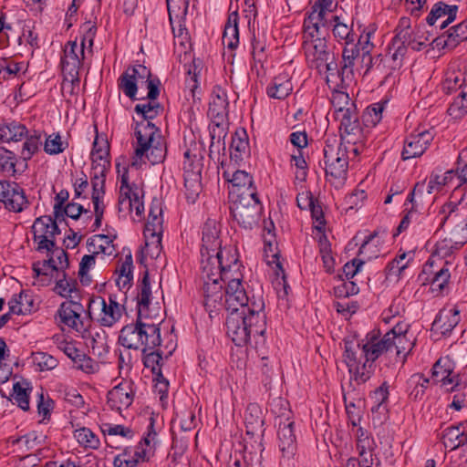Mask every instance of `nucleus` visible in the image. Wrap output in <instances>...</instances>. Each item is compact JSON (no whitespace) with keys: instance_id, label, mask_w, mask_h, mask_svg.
I'll use <instances>...</instances> for the list:
<instances>
[{"instance_id":"nucleus-1","label":"nucleus","mask_w":467,"mask_h":467,"mask_svg":"<svg viewBox=\"0 0 467 467\" xmlns=\"http://www.w3.org/2000/svg\"><path fill=\"white\" fill-rule=\"evenodd\" d=\"M219 229L215 220L208 219L203 224L202 230V247H201V265H202V278L204 281V290H210V282L213 285H217L220 279L225 285V305L226 310L233 315L234 308L231 309V300L234 296V288L232 282H234L232 274V264L229 256L224 260L223 251H217L221 247V241L219 239ZM229 255V252H226Z\"/></svg>"},{"instance_id":"nucleus-2","label":"nucleus","mask_w":467,"mask_h":467,"mask_svg":"<svg viewBox=\"0 0 467 467\" xmlns=\"http://www.w3.org/2000/svg\"><path fill=\"white\" fill-rule=\"evenodd\" d=\"M319 25L303 24V42L306 63L310 68L317 70L320 75H325L327 83L330 81V76L334 77L337 71L336 56L327 45V40L320 31Z\"/></svg>"},{"instance_id":"nucleus-3","label":"nucleus","mask_w":467,"mask_h":467,"mask_svg":"<svg viewBox=\"0 0 467 467\" xmlns=\"http://www.w3.org/2000/svg\"><path fill=\"white\" fill-rule=\"evenodd\" d=\"M137 145L132 166H140L147 159L151 164H158L166 157V143L159 128L152 122H138L135 128Z\"/></svg>"},{"instance_id":"nucleus-4","label":"nucleus","mask_w":467,"mask_h":467,"mask_svg":"<svg viewBox=\"0 0 467 467\" xmlns=\"http://www.w3.org/2000/svg\"><path fill=\"white\" fill-rule=\"evenodd\" d=\"M137 317L135 323L124 326L119 336V343L127 349L142 350L145 353L159 347L161 342L160 324Z\"/></svg>"},{"instance_id":"nucleus-5","label":"nucleus","mask_w":467,"mask_h":467,"mask_svg":"<svg viewBox=\"0 0 467 467\" xmlns=\"http://www.w3.org/2000/svg\"><path fill=\"white\" fill-rule=\"evenodd\" d=\"M235 303L240 305V307H235V322L242 321V326L235 327V346H244L250 340L253 327L260 321L263 303L251 301L241 279L235 278Z\"/></svg>"},{"instance_id":"nucleus-6","label":"nucleus","mask_w":467,"mask_h":467,"mask_svg":"<svg viewBox=\"0 0 467 467\" xmlns=\"http://www.w3.org/2000/svg\"><path fill=\"white\" fill-rule=\"evenodd\" d=\"M325 171L327 180L335 187H341L348 177L349 150L345 142L337 143L327 140L324 149Z\"/></svg>"},{"instance_id":"nucleus-7","label":"nucleus","mask_w":467,"mask_h":467,"mask_svg":"<svg viewBox=\"0 0 467 467\" xmlns=\"http://www.w3.org/2000/svg\"><path fill=\"white\" fill-rule=\"evenodd\" d=\"M344 361L348 368L350 374V381L348 383V389L350 392L355 391L357 386L362 385L367 382L372 376L371 361H367L364 356L358 355V345L353 338L344 339Z\"/></svg>"},{"instance_id":"nucleus-8","label":"nucleus","mask_w":467,"mask_h":467,"mask_svg":"<svg viewBox=\"0 0 467 467\" xmlns=\"http://www.w3.org/2000/svg\"><path fill=\"white\" fill-rule=\"evenodd\" d=\"M337 119L340 121V141L347 144L362 142L363 129L359 122L356 105L350 103L348 109L337 110Z\"/></svg>"},{"instance_id":"nucleus-9","label":"nucleus","mask_w":467,"mask_h":467,"mask_svg":"<svg viewBox=\"0 0 467 467\" xmlns=\"http://www.w3.org/2000/svg\"><path fill=\"white\" fill-rule=\"evenodd\" d=\"M58 221L51 216H40L32 225L33 240L37 244L36 250L39 253L49 251L55 247V238L61 231L57 226Z\"/></svg>"},{"instance_id":"nucleus-10","label":"nucleus","mask_w":467,"mask_h":467,"mask_svg":"<svg viewBox=\"0 0 467 467\" xmlns=\"http://www.w3.org/2000/svg\"><path fill=\"white\" fill-rule=\"evenodd\" d=\"M96 306L99 307V313L96 317L98 323L102 327H111L118 323L124 310L119 303L117 302L116 296L110 295L106 300L103 297L98 296L96 298H88V315L89 317L92 316V308Z\"/></svg>"},{"instance_id":"nucleus-11","label":"nucleus","mask_w":467,"mask_h":467,"mask_svg":"<svg viewBox=\"0 0 467 467\" xmlns=\"http://www.w3.org/2000/svg\"><path fill=\"white\" fill-rule=\"evenodd\" d=\"M85 312L83 305L75 300L63 302L57 312L59 323L63 324L78 333L87 331L89 322L82 317Z\"/></svg>"},{"instance_id":"nucleus-12","label":"nucleus","mask_w":467,"mask_h":467,"mask_svg":"<svg viewBox=\"0 0 467 467\" xmlns=\"http://www.w3.org/2000/svg\"><path fill=\"white\" fill-rule=\"evenodd\" d=\"M61 67L64 75L68 76L72 82L79 80V69L85 58V48L77 41H68L63 49Z\"/></svg>"},{"instance_id":"nucleus-13","label":"nucleus","mask_w":467,"mask_h":467,"mask_svg":"<svg viewBox=\"0 0 467 467\" xmlns=\"http://www.w3.org/2000/svg\"><path fill=\"white\" fill-rule=\"evenodd\" d=\"M379 330H374L366 337V342L356 341L358 345V355L364 356L367 361L373 363L384 353L392 352L389 331L380 338Z\"/></svg>"},{"instance_id":"nucleus-14","label":"nucleus","mask_w":467,"mask_h":467,"mask_svg":"<svg viewBox=\"0 0 467 467\" xmlns=\"http://www.w3.org/2000/svg\"><path fill=\"white\" fill-rule=\"evenodd\" d=\"M433 139L434 133L431 130L410 133L404 140L401 151L402 160L406 161L421 156L429 148Z\"/></svg>"},{"instance_id":"nucleus-15","label":"nucleus","mask_w":467,"mask_h":467,"mask_svg":"<svg viewBox=\"0 0 467 467\" xmlns=\"http://www.w3.org/2000/svg\"><path fill=\"white\" fill-rule=\"evenodd\" d=\"M161 228V218L155 214L151 209L144 230V235L147 240L142 250L143 255L150 256L152 259H157L161 255V242L160 233H158Z\"/></svg>"},{"instance_id":"nucleus-16","label":"nucleus","mask_w":467,"mask_h":467,"mask_svg":"<svg viewBox=\"0 0 467 467\" xmlns=\"http://www.w3.org/2000/svg\"><path fill=\"white\" fill-rule=\"evenodd\" d=\"M223 152L220 161L219 173L222 174L224 182L227 183L228 189V200L226 204L228 205L230 216H234V203L231 200L232 190L234 187V134L231 133L228 137V148L223 147Z\"/></svg>"},{"instance_id":"nucleus-17","label":"nucleus","mask_w":467,"mask_h":467,"mask_svg":"<svg viewBox=\"0 0 467 467\" xmlns=\"http://www.w3.org/2000/svg\"><path fill=\"white\" fill-rule=\"evenodd\" d=\"M105 150L94 152L95 157L91 176V199L103 198L105 194L106 172L109 167V161L105 160Z\"/></svg>"},{"instance_id":"nucleus-18","label":"nucleus","mask_w":467,"mask_h":467,"mask_svg":"<svg viewBox=\"0 0 467 467\" xmlns=\"http://www.w3.org/2000/svg\"><path fill=\"white\" fill-rule=\"evenodd\" d=\"M134 395L133 382L122 379L108 392L107 402L112 410L120 411L132 404Z\"/></svg>"},{"instance_id":"nucleus-19","label":"nucleus","mask_w":467,"mask_h":467,"mask_svg":"<svg viewBox=\"0 0 467 467\" xmlns=\"http://www.w3.org/2000/svg\"><path fill=\"white\" fill-rule=\"evenodd\" d=\"M410 325L404 322H398L392 329L389 331L390 347L396 356L403 355V360L410 353L414 347V341L408 337Z\"/></svg>"},{"instance_id":"nucleus-20","label":"nucleus","mask_w":467,"mask_h":467,"mask_svg":"<svg viewBox=\"0 0 467 467\" xmlns=\"http://www.w3.org/2000/svg\"><path fill=\"white\" fill-rule=\"evenodd\" d=\"M228 105L225 92L221 88H215L209 103L208 115L217 127L223 126L224 122L229 127Z\"/></svg>"},{"instance_id":"nucleus-21","label":"nucleus","mask_w":467,"mask_h":467,"mask_svg":"<svg viewBox=\"0 0 467 467\" xmlns=\"http://www.w3.org/2000/svg\"><path fill=\"white\" fill-rule=\"evenodd\" d=\"M331 29V33L335 41L340 45L354 44L357 39V35L353 29V24H347L344 19L337 16L333 15L330 18L326 20V26Z\"/></svg>"},{"instance_id":"nucleus-22","label":"nucleus","mask_w":467,"mask_h":467,"mask_svg":"<svg viewBox=\"0 0 467 467\" xmlns=\"http://www.w3.org/2000/svg\"><path fill=\"white\" fill-rule=\"evenodd\" d=\"M461 321L460 310L456 306L441 309L436 316L432 329L442 335H449Z\"/></svg>"},{"instance_id":"nucleus-23","label":"nucleus","mask_w":467,"mask_h":467,"mask_svg":"<svg viewBox=\"0 0 467 467\" xmlns=\"http://www.w3.org/2000/svg\"><path fill=\"white\" fill-rule=\"evenodd\" d=\"M337 7V0H316L310 11L306 14L304 22L325 26L327 15L335 12Z\"/></svg>"},{"instance_id":"nucleus-24","label":"nucleus","mask_w":467,"mask_h":467,"mask_svg":"<svg viewBox=\"0 0 467 467\" xmlns=\"http://www.w3.org/2000/svg\"><path fill=\"white\" fill-rule=\"evenodd\" d=\"M458 9L459 7L456 5H450L443 2H438L431 7L426 17V23L431 26H434L437 20L446 16V19L440 26V28L443 29L456 19Z\"/></svg>"},{"instance_id":"nucleus-25","label":"nucleus","mask_w":467,"mask_h":467,"mask_svg":"<svg viewBox=\"0 0 467 467\" xmlns=\"http://www.w3.org/2000/svg\"><path fill=\"white\" fill-rule=\"evenodd\" d=\"M278 447L284 457L290 458L296 450V435L294 433V422H280L278 426Z\"/></svg>"},{"instance_id":"nucleus-26","label":"nucleus","mask_w":467,"mask_h":467,"mask_svg":"<svg viewBox=\"0 0 467 467\" xmlns=\"http://www.w3.org/2000/svg\"><path fill=\"white\" fill-rule=\"evenodd\" d=\"M359 44L360 40H358V43L343 45L340 68L337 67V71H336V74L341 78L342 82L345 78H349L353 77L355 61L360 54Z\"/></svg>"},{"instance_id":"nucleus-27","label":"nucleus","mask_w":467,"mask_h":467,"mask_svg":"<svg viewBox=\"0 0 467 467\" xmlns=\"http://www.w3.org/2000/svg\"><path fill=\"white\" fill-rule=\"evenodd\" d=\"M258 199L255 197V202L249 199H235V221L244 228H252L256 223V204Z\"/></svg>"},{"instance_id":"nucleus-28","label":"nucleus","mask_w":467,"mask_h":467,"mask_svg":"<svg viewBox=\"0 0 467 467\" xmlns=\"http://www.w3.org/2000/svg\"><path fill=\"white\" fill-rule=\"evenodd\" d=\"M432 379L437 382H441L444 386L452 384L450 391H455L460 386L459 375H452L450 361L448 359L440 358L433 365L431 369Z\"/></svg>"},{"instance_id":"nucleus-29","label":"nucleus","mask_w":467,"mask_h":467,"mask_svg":"<svg viewBox=\"0 0 467 467\" xmlns=\"http://www.w3.org/2000/svg\"><path fill=\"white\" fill-rule=\"evenodd\" d=\"M244 419L246 435L251 439L254 436L261 437L264 431V420L260 407L255 403L249 404L244 411Z\"/></svg>"},{"instance_id":"nucleus-30","label":"nucleus","mask_w":467,"mask_h":467,"mask_svg":"<svg viewBox=\"0 0 467 467\" xmlns=\"http://www.w3.org/2000/svg\"><path fill=\"white\" fill-rule=\"evenodd\" d=\"M149 461L148 451L140 442L134 449H127L122 454L115 457L114 467H136L140 462Z\"/></svg>"},{"instance_id":"nucleus-31","label":"nucleus","mask_w":467,"mask_h":467,"mask_svg":"<svg viewBox=\"0 0 467 467\" xmlns=\"http://www.w3.org/2000/svg\"><path fill=\"white\" fill-rule=\"evenodd\" d=\"M137 71L139 69H143L145 71V76L143 78H140L137 75L136 72H134V76L131 78L133 82L137 84V86H145L148 89L147 99H158L160 95V86L161 82L160 79L157 78H152L150 70L145 67L144 65L138 64L134 66L128 67L126 70H133ZM140 76H141L140 74Z\"/></svg>"},{"instance_id":"nucleus-32","label":"nucleus","mask_w":467,"mask_h":467,"mask_svg":"<svg viewBox=\"0 0 467 467\" xmlns=\"http://www.w3.org/2000/svg\"><path fill=\"white\" fill-rule=\"evenodd\" d=\"M293 90L290 74L286 71L275 76L266 88V94L275 99H285Z\"/></svg>"},{"instance_id":"nucleus-33","label":"nucleus","mask_w":467,"mask_h":467,"mask_svg":"<svg viewBox=\"0 0 467 467\" xmlns=\"http://www.w3.org/2000/svg\"><path fill=\"white\" fill-rule=\"evenodd\" d=\"M235 195L237 199H249L255 202L256 192L253 177L245 171L235 170Z\"/></svg>"},{"instance_id":"nucleus-34","label":"nucleus","mask_w":467,"mask_h":467,"mask_svg":"<svg viewBox=\"0 0 467 467\" xmlns=\"http://www.w3.org/2000/svg\"><path fill=\"white\" fill-rule=\"evenodd\" d=\"M150 276L149 272L146 270L143 274L141 284L140 285V292L137 296L138 316L144 317V319H152L153 317L150 313ZM155 316H157V314H155L154 317Z\"/></svg>"},{"instance_id":"nucleus-35","label":"nucleus","mask_w":467,"mask_h":467,"mask_svg":"<svg viewBox=\"0 0 467 467\" xmlns=\"http://www.w3.org/2000/svg\"><path fill=\"white\" fill-rule=\"evenodd\" d=\"M464 40H467V22H462L451 27L445 35L436 38L435 41L437 46L452 49Z\"/></svg>"},{"instance_id":"nucleus-36","label":"nucleus","mask_w":467,"mask_h":467,"mask_svg":"<svg viewBox=\"0 0 467 467\" xmlns=\"http://www.w3.org/2000/svg\"><path fill=\"white\" fill-rule=\"evenodd\" d=\"M406 202L411 204L410 211L427 212L426 207L432 202V199L431 195L427 194L424 182L416 183L413 190L409 193Z\"/></svg>"},{"instance_id":"nucleus-37","label":"nucleus","mask_w":467,"mask_h":467,"mask_svg":"<svg viewBox=\"0 0 467 467\" xmlns=\"http://www.w3.org/2000/svg\"><path fill=\"white\" fill-rule=\"evenodd\" d=\"M229 14L227 21L224 25V28L222 36V45L223 47V58L224 62L232 67L234 66V26L232 25V16ZM230 73L234 72V69H229Z\"/></svg>"},{"instance_id":"nucleus-38","label":"nucleus","mask_w":467,"mask_h":467,"mask_svg":"<svg viewBox=\"0 0 467 467\" xmlns=\"http://www.w3.org/2000/svg\"><path fill=\"white\" fill-rule=\"evenodd\" d=\"M32 388L30 383L22 379L13 384V392L10 400L13 404H16L21 410L26 411L29 410V398Z\"/></svg>"},{"instance_id":"nucleus-39","label":"nucleus","mask_w":467,"mask_h":467,"mask_svg":"<svg viewBox=\"0 0 467 467\" xmlns=\"http://www.w3.org/2000/svg\"><path fill=\"white\" fill-rule=\"evenodd\" d=\"M296 202L297 206L302 210L309 208L312 217L318 223V224L316 226V229L318 232H322V229L325 225L323 211L320 205L316 204V200L313 198V196H304L303 194H298L296 197Z\"/></svg>"},{"instance_id":"nucleus-40","label":"nucleus","mask_w":467,"mask_h":467,"mask_svg":"<svg viewBox=\"0 0 467 467\" xmlns=\"http://www.w3.org/2000/svg\"><path fill=\"white\" fill-rule=\"evenodd\" d=\"M148 100L139 103L135 106L134 111L138 116L141 117L140 122H150L151 119H155L162 111V107L157 101V99H147Z\"/></svg>"},{"instance_id":"nucleus-41","label":"nucleus","mask_w":467,"mask_h":467,"mask_svg":"<svg viewBox=\"0 0 467 467\" xmlns=\"http://www.w3.org/2000/svg\"><path fill=\"white\" fill-rule=\"evenodd\" d=\"M407 383L410 389V399L413 401H419L423 399L426 389L429 387L430 379L425 378L422 374L416 373L410 376Z\"/></svg>"},{"instance_id":"nucleus-42","label":"nucleus","mask_w":467,"mask_h":467,"mask_svg":"<svg viewBox=\"0 0 467 467\" xmlns=\"http://www.w3.org/2000/svg\"><path fill=\"white\" fill-rule=\"evenodd\" d=\"M113 239L106 234H96L89 238L87 242L89 252L94 254L102 253L104 254L111 255L115 249L112 244Z\"/></svg>"},{"instance_id":"nucleus-43","label":"nucleus","mask_w":467,"mask_h":467,"mask_svg":"<svg viewBox=\"0 0 467 467\" xmlns=\"http://www.w3.org/2000/svg\"><path fill=\"white\" fill-rule=\"evenodd\" d=\"M134 72L140 77V74L142 75V78L145 76V71L143 69H139L137 71L133 70H125L121 76L118 79V87L130 99H136V95L138 91V86L131 79L134 76Z\"/></svg>"},{"instance_id":"nucleus-44","label":"nucleus","mask_w":467,"mask_h":467,"mask_svg":"<svg viewBox=\"0 0 467 467\" xmlns=\"http://www.w3.org/2000/svg\"><path fill=\"white\" fill-rule=\"evenodd\" d=\"M8 307L10 313L14 315H26L33 308V299L28 294L20 292L12 296L8 302Z\"/></svg>"},{"instance_id":"nucleus-45","label":"nucleus","mask_w":467,"mask_h":467,"mask_svg":"<svg viewBox=\"0 0 467 467\" xmlns=\"http://www.w3.org/2000/svg\"><path fill=\"white\" fill-rule=\"evenodd\" d=\"M462 428H463V422L451 425L442 430L440 438L446 449L453 451L460 447Z\"/></svg>"},{"instance_id":"nucleus-46","label":"nucleus","mask_w":467,"mask_h":467,"mask_svg":"<svg viewBox=\"0 0 467 467\" xmlns=\"http://www.w3.org/2000/svg\"><path fill=\"white\" fill-rule=\"evenodd\" d=\"M27 133L28 130L25 125L16 122L7 123L0 127V140L2 141H19Z\"/></svg>"},{"instance_id":"nucleus-47","label":"nucleus","mask_w":467,"mask_h":467,"mask_svg":"<svg viewBox=\"0 0 467 467\" xmlns=\"http://www.w3.org/2000/svg\"><path fill=\"white\" fill-rule=\"evenodd\" d=\"M184 187L187 201L194 203L202 192L201 174L194 171L185 175Z\"/></svg>"},{"instance_id":"nucleus-48","label":"nucleus","mask_w":467,"mask_h":467,"mask_svg":"<svg viewBox=\"0 0 467 467\" xmlns=\"http://www.w3.org/2000/svg\"><path fill=\"white\" fill-rule=\"evenodd\" d=\"M133 188L129 184L128 175L125 173L121 177V185L119 189V197L118 210L119 213L132 212L131 198Z\"/></svg>"},{"instance_id":"nucleus-49","label":"nucleus","mask_w":467,"mask_h":467,"mask_svg":"<svg viewBox=\"0 0 467 467\" xmlns=\"http://www.w3.org/2000/svg\"><path fill=\"white\" fill-rule=\"evenodd\" d=\"M373 47V44L367 40L366 45L361 48V67L365 68V74H368L374 67L379 68L383 61L381 54L375 57L371 55Z\"/></svg>"},{"instance_id":"nucleus-50","label":"nucleus","mask_w":467,"mask_h":467,"mask_svg":"<svg viewBox=\"0 0 467 467\" xmlns=\"http://www.w3.org/2000/svg\"><path fill=\"white\" fill-rule=\"evenodd\" d=\"M25 137L26 140L21 150V158L24 161H27L38 151L42 140L40 132L36 130H34L30 135L26 134Z\"/></svg>"},{"instance_id":"nucleus-51","label":"nucleus","mask_w":467,"mask_h":467,"mask_svg":"<svg viewBox=\"0 0 467 467\" xmlns=\"http://www.w3.org/2000/svg\"><path fill=\"white\" fill-rule=\"evenodd\" d=\"M68 147V142L64 140L59 133H52L46 137L44 150L48 155H57L64 152Z\"/></svg>"},{"instance_id":"nucleus-52","label":"nucleus","mask_w":467,"mask_h":467,"mask_svg":"<svg viewBox=\"0 0 467 467\" xmlns=\"http://www.w3.org/2000/svg\"><path fill=\"white\" fill-rule=\"evenodd\" d=\"M74 437L85 448L98 449L99 446V439L88 428L83 427L76 430Z\"/></svg>"},{"instance_id":"nucleus-53","label":"nucleus","mask_w":467,"mask_h":467,"mask_svg":"<svg viewBox=\"0 0 467 467\" xmlns=\"http://www.w3.org/2000/svg\"><path fill=\"white\" fill-rule=\"evenodd\" d=\"M407 253H402L397 255L393 260H391L386 266L385 272L387 276H395L400 278L403 273V271L408 267L410 260L404 262L407 257Z\"/></svg>"},{"instance_id":"nucleus-54","label":"nucleus","mask_w":467,"mask_h":467,"mask_svg":"<svg viewBox=\"0 0 467 467\" xmlns=\"http://www.w3.org/2000/svg\"><path fill=\"white\" fill-rule=\"evenodd\" d=\"M73 368L81 370L86 374L97 373L99 369V365L97 361L87 356L85 353H81L74 361Z\"/></svg>"},{"instance_id":"nucleus-55","label":"nucleus","mask_w":467,"mask_h":467,"mask_svg":"<svg viewBox=\"0 0 467 467\" xmlns=\"http://www.w3.org/2000/svg\"><path fill=\"white\" fill-rule=\"evenodd\" d=\"M162 353L159 350L150 353H143V364L146 368H150L156 377H162L161 374Z\"/></svg>"},{"instance_id":"nucleus-56","label":"nucleus","mask_w":467,"mask_h":467,"mask_svg":"<svg viewBox=\"0 0 467 467\" xmlns=\"http://www.w3.org/2000/svg\"><path fill=\"white\" fill-rule=\"evenodd\" d=\"M412 213V227L420 233L430 234L432 231V223L427 212H415Z\"/></svg>"},{"instance_id":"nucleus-57","label":"nucleus","mask_w":467,"mask_h":467,"mask_svg":"<svg viewBox=\"0 0 467 467\" xmlns=\"http://www.w3.org/2000/svg\"><path fill=\"white\" fill-rule=\"evenodd\" d=\"M384 104L375 103L368 107L363 113V122L366 126H376L382 119Z\"/></svg>"},{"instance_id":"nucleus-58","label":"nucleus","mask_w":467,"mask_h":467,"mask_svg":"<svg viewBox=\"0 0 467 467\" xmlns=\"http://www.w3.org/2000/svg\"><path fill=\"white\" fill-rule=\"evenodd\" d=\"M16 161L14 152L0 149V171L8 174L14 175L16 172Z\"/></svg>"},{"instance_id":"nucleus-59","label":"nucleus","mask_w":467,"mask_h":467,"mask_svg":"<svg viewBox=\"0 0 467 467\" xmlns=\"http://www.w3.org/2000/svg\"><path fill=\"white\" fill-rule=\"evenodd\" d=\"M452 178L453 171H448L443 175L432 174L427 187H425L427 194L431 195L434 191H441L442 186L448 184Z\"/></svg>"},{"instance_id":"nucleus-60","label":"nucleus","mask_w":467,"mask_h":467,"mask_svg":"<svg viewBox=\"0 0 467 467\" xmlns=\"http://www.w3.org/2000/svg\"><path fill=\"white\" fill-rule=\"evenodd\" d=\"M52 339L57 346L58 349L69 358L72 362L82 353V351L78 349L73 343L67 342L60 335L53 336Z\"/></svg>"},{"instance_id":"nucleus-61","label":"nucleus","mask_w":467,"mask_h":467,"mask_svg":"<svg viewBox=\"0 0 467 467\" xmlns=\"http://www.w3.org/2000/svg\"><path fill=\"white\" fill-rule=\"evenodd\" d=\"M12 199L6 202V208L16 213L23 211L27 204L24 190L17 184V189L12 192Z\"/></svg>"},{"instance_id":"nucleus-62","label":"nucleus","mask_w":467,"mask_h":467,"mask_svg":"<svg viewBox=\"0 0 467 467\" xmlns=\"http://www.w3.org/2000/svg\"><path fill=\"white\" fill-rule=\"evenodd\" d=\"M33 360L41 371L51 370L58 365V360L46 352L33 353Z\"/></svg>"},{"instance_id":"nucleus-63","label":"nucleus","mask_w":467,"mask_h":467,"mask_svg":"<svg viewBox=\"0 0 467 467\" xmlns=\"http://www.w3.org/2000/svg\"><path fill=\"white\" fill-rule=\"evenodd\" d=\"M80 32L82 34V36L79 45L83 46V48H85L86 45L88 44L89 51L91 52L94 44V38L97 33L96 25L91 21L85 22L80 27Z\"/></svg>"},{"instance_id":"nucleus-64","label":"nucleus","mask_w":467,"mask_h":467,"mask_svg":"<svg viewBox=\"0 0 467 467\" xmlns=\"http://www.w3.org/2000/svg\"><path fill=\"white\" fill-rule=\"evenodd\" d=\"M55 291L63 297L71 296V294L77 291V282L74 279L66 278L63 273V278L57 281Z\"/></svg>"}]
</instances>
